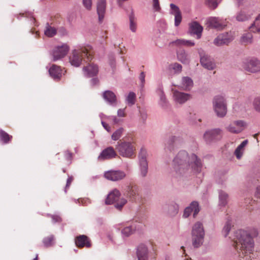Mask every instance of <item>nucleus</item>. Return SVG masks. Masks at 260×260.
<instances>
[{"mask_svg": "<svg viewBox=\"0 0 260 260\" xmlns=\"http://www.w3.org/2000/svg\"><path fill=\"white\" fill-rule=\"evenodd\" d=\"M234 237V246L239 254L240 260H248L247 254L251 253L254 247L252 238L247 232L242 230L236 231Z\"/></svg>", "mask_w": 260, "mask_h": 260, "instance_id": "f257e3e1", "label": "nucleus"}, {"mask_svg": "<svg viewBox=\"0 0 260 260\" xmlns=\"http://www.w3.org/2000/svg\"><path fill=\"white\" fill-rule=\"evenodd\" d=\"M201 166L200 160L195 154L188 156L185 151H180L173 160L174 169L180 174L184 173L190 167L195 171L199 172Z\"/></svg>", "mask_w": 260, "mask_h": 260, "instance_id": "f03ea898", "label": "nucleus"}, {"mask_svg": "<svg viewBox=\"0 0 260 260\" xmlns=\"http://www.w3.org/2000/svg\"><path fill=\"white\" fill-rule=\"evenodd\" d=\"M94 51L90 45L81 47L74 50L70 57V62L72 66L79 67L83 60L86 62H90L93 57Z\"/></svg>", "mask_w": 260, "mask_h": 260, "instance_id": "7ed1b4c3", "label": "nucleus"}, {"mask_svg": "<svg viewBox=\"0 0 260 260\" xmlns=\"http://www.w3.org/2000/svg\"><path fill=\"white\" fill-rule=\"evenodd\" d=\"M116 148L119 154L123 157L132 158L135 154L136 149L133 142L119 141Z\"/></svg>", "mask_w": 260, "mask_h": 260, "instance_id": "20e7f679", "label": "nucleus"}, {"mask_svg": "<svg viewBox=\"0 0 260 260\" xmlns=\"http://www.w3.org/2000/svg\"><path fill=\"white\" fill-rule=\"evenodd\" d=\"M205 232L203 224L200 222H197L192 229V245L198 248L202 245L204 241Z\"/></svg>", "mask_w": 260, "mask_h": 260, "instance_id": "39448f33", "label": "nucleus"}, {"mask_svg": "<svg viewBox=\"0 0 260 260\" xmlns=\"http://www.w3.org/2000/svg\"><path fill=\"white\" fill-rule=\"evenodd\" d=\"M120 193L117 189H114L108 194L107 199L105 200V203L108 205L112 204L113 203H116L115 207L117 209L121 210L122 207L127 202L126 200L122 198L119 200Z\"/></svg>", "mask_w": 260, "mask_h": 260, "instance_id": "423d86ee", "label": "nucleus"}, {"mask_svg": "<svg viewBox=\"0 0 260 260\" xmlns=\"http://www.w3.org/2000/svg\"><path fill=\"white\" fill-rule=\"evenodd\" d=\"M213 104L214 110L218 117H223L226 115V105L222 96H216L214 98Z\"/></svg>", "mask_w": 260, "mask_h": 260, "instance_id": "0eeeda50", "label": "nucleus"}, {"mask_svg": "<svg viewBox=\"0 0 260 260\" xmlns=\"http://www.w3.org/2000/svg\"><path fill=\"white\" fill-rule=\"evenodd\" d=\"M69 49V46L66 44L55 47L52 51L53 61H57L63 58L68 54Z\"/></svg>", "mask_w": 260, "mask_h": 260, "instance_id": "6e6552de", "label": "nucleus"}, {"mask_svg": "<svg viewBox=\"0 0 260 260\" xmlns=\"http://www.w3.org/2000/svg\"><path fill=\"white\" fill-rule=\"evenodd\" d=\"M125 176V173L120 170H111L106 171L104 173L105 178L112 181H118L122 180Z\"/></svg>", "mask_w": 260, "mask_h": 260, "instance_id": "1a4fd4ad", "label": "nucleus"}, {"mask_svg": "<svg viewBox=\"0 0 260 260\" xmlns=\"http://www.w3.org/2000/svg\"><path fill=\"white\" fill-rule=\"evenodd\" d=\"M243 68L248 72H258L260 71V61L256 58L250 59L244 63Z\"/></svg>", "mask_w": 260, "mask_h": 260, "instance_id": "9d476101", "label": "nucleus"}, {"mask_svg": "<svg viewBox=\"0 0 260 260\" xmlns=\"http://www.w3.org/2000/svg\"><path fill=\"white\" fill-rule=\"evenodd\" d=\"M233 39L234 36L232 32H225L218 35L214 40V44L218 46L228 45Z\"/></svg>", "mask_w": 260, "mask_h": 260, "instance_id": "9b49d317", "label": "nucleus"}, {"mask_svg": "<svg viewBox=\"0 0 260 260\" xmlns=\"http://www.w3.org/2000/svg\"><path fill=\"white\" fill-rule=\"evenodd\" d=\"M246 126V123L242 120L235 121L226 127V129L232 133L238 134L241 132Z\"/></svg>", "mask_w": 260, "mask_h": 260, "instance_id": "f8f14e48", "label": "nucleus"}, {"mask_svg": "<svg viewBox=\"0 0 260 260\" xmlns=\"http://www.w3.org/2000/svg\"><path fill=\"white\" fill-rule=\"evenodd\" d=\"M117 156V154L114 148L112 146H109L101 152L98 156V159L100 160L111 159L115 158Z\"/></svg>", "mask_w": 260, "mask_h": 260, "instance_id": "ddd939ff", "label": "nucleus"}, {"mask_svg": "<svg viewBox=\"0 0 260 260\" xmlns=\"http://www.w3.org/2000/svg\"><path fill=\"white\" fill-rule=\"evenodd\" d=\"M222 132L219 128H216L207 131L204 136L205 140L210 142L214 140H219L221 138Z\"/></svg>", "mask_w": 260, "mask_h": 260, "instance_id": "4468645a", "label": "nucleus"}, {"mask_svg": "<svg viewBox=\"0 0 260 260\" xmlns=\"http://www.w3.org/2000/svg\"><path fill=\"white\" fill-rule=\"evenodd\" d=\"M64 69H61L59 66L55 64H53L49 70V72L51 76L55 80H59L61 78L62 75L64 74L66 71Z\"/></svg>", "mask_w": 260, "mask_h": 260, "instance_id": "2eb2a0df", "label": "nucleus"}, {"mask_svg": "<svg viewBox=\"0 0 260 260\" xmlns=\"http://www.w3.org/2000/svg\"><path fill=\"white\" fill-rule=\"evenodd\" d=\"M200 210L198 203L196 201H193L191 203L189 206L187 207L185 209L183 216L185 218L188 217L192 212H193V217H196Z\"/></svg>", "mask_w": 260, "mask_h": 260, "instance_id": "dca6fc26", "label": "nucleus"}, {"mask_svg": "<svg viewBox=\"0 0 260 260\" xmlns=\"http://www.w3.org/2000/svg\"><path fill=\"white\" fill-rule=\"evenodd\" d=\"M85 75L89 77L96 76L99 72V67L94 63H88L86 66L83 68Z\"/></svg>", "mask_w": 260, "mask_h": 260, "instance_id": "f3484780", "label": "nucleus"}, {"mask_svg": "<svg viewBox=\"0 0 260 260\" xmlns=\"http://www.w3.org/2000/svg\"><path fill=\"white\" fill-rule=\"evenodd\" d=\"M125 195L131 200H135L139 195V188L136 185L130 184L126 189Z\"/></svg>", "mask_w": 260, "mask_h": 260, "instance_id": "a211bd4d", "label": "nucleus"}, {"mask_svg": "<svg viewBox=\"0 0 260 260\" xmlns=\"http://www.w3.org/2000/svg\"><path fill=\"white\" fill-rule=\"evenodd\" d=\"M76 245L79 248L86 247L89 248L91 247V243L88 237L85 235H79L75 238Z\"/></svg>", "mask_w": 260, "mask_h": 260, "instance_id": "6ab92c4d", "label": "nucleus"}, {"mask_svg": "<svg viewBox=\"0 0 260 260\" xmlns=\"http://www.w3.org/2000/svg\"><path fill=\"white\" fill-rule=\"evenodd\" d=\"M173 91L175 101L179 104H183L191 98L190 94L188 93L174 90H173Z\"/></svg>", "mask_w": 260, "mask_h": 260, "instance_id": "aec40b11", "label": "nucleus"}, {"mask_svg": "<svg viewBox=\"0 0 260 260\" xmlns=\"http://www.w3.org/2000/svg\"><path fill=\"white\" fill-rule=\"evenodd\" d=\"M208 22L212 27L217 29H222L226 25V20H223L218 17H211Z\"/></svg>", "mask_w": 260, "mask_h": 260, "instance_id": "412c9836", "label": "nucleus"}, {"mask_svg": "<svg viewBox=\"0 0 260 260\" xmlns=\"http://www.w3.org/2000/svg\"><path fill=\"white\" fill-rule=\"evenodd\" d=\"M106 7V0H98L97 3V13L99 15V20L100 22H102L105 13Z\"/></svg>", "mask_w": 260, "mask_h": 260, "instance_id": "4be33fe9", "label": "nucleus"}, {"mask_svg": "<svg viewBox=\"0 0 260 260\" xmlns=\"http://www.w3.org/2000/svg\"><path fill=\"white\" fill-rule=\"evenodd\" d=\"M137 255L138 260H147L148 248L144 244H140L137 248Z\"/></svg>", "mask_w": 260, "mask_h": 260, "instance_id": "5701e85b", "label": "nucleus"}, {"mask_svg": "<svg viewBox=\"0 0 260 260\" xmlns=\"http://www.w3.org/2000/svg\"><path fill=\"white\" fill-rule=\"evenodd\" d=\"M203 29V27L196 21H193L189 24V30L190 32L196 35L198 39L201 38Z\"/></svg>", "mask_w": 260, "mask_h": 260, "instance_id": "b1692460", "label": "nucleus"}, {"mask_svg": "<svg viewBox=\"0 0 260 260\" xmlns=\"http://www.w3.org/2000/svg\"><path fill=\"white\" fill-rule=\"evenodd\" d=\"M200 61L201 64L208 70H213L215 67L214 63L212 62L210 57L207 55H201Z\"/></svg>", "mask_w": 260, "mask_h": 260, "instance_id": "393cba45", "label": "nucleus"}, {"mask_svg": "<svg viewBox=\"0 0 260 260\" xmlns=\"http://www.w3.org/2000/svg\"><path fill=\"white\" fill-rule=\"evenodd\" d=\"M170 7L172 10L174 11V15L175 16V25L178 26L181 22L182 16L179 8L174 4H171Z\"/></svg>", "mask_w": 260, "mask_h": 260, "instance_id": "a878e982", "label": "nucleus"}, {"mask_svg": "<svg viewBox=\"0 0 260 260\" xmlns=\"http://www.w3.org/2000/svg\"><path fill=\"white\" fill-rule=\"evenodd\" d=\"M104 98L111 104H116V98L115 94L109 90L106 91L103 94Z\"/></svg>", "mask_w": 260, "mask_h": 260, "instance_id": "bb28decb", "label": "nucleus"}, {"mask_svg": "<svg viewBox=\"0 0 260 260\" xmlns=\"http://www.w3.org/2000/svg\"><path fill=\"white\" fill-rule=\"evenodd\" d=\"M193 86L192 80L188 77H184L182 79L181 88L185 90H188L191 89Z\"/></svg>", "mask_w": 260, "mask_h": 260, "instance_id": "cd10ccee", "label": "nucleus"}, {"mask_svg": "<svg viewBox=\"0 0 260 260\" xmlns=\"http://www.w3.org/2000/svg\"><path fill=\"white\" fill-rule=\"evenodd\" d=\"M57 32V29L54 27L52 26L48 23H47L44 30L45 35L48 37H52L54 36Z\"/></svg>", "mask_w": 260, "mask_h": 260, "instance_id": "c85d7f7f", "label": "nucleus"}, {"mask_svg": "<svg viewBox=\"0 0 260 260\" xmlns=\"http://www.w3.org/2000/svg\"><path fill=\"white\" fill-rule=\"evenodd\" d=\"M252 35L250 32L244 33L241 37L240 42L242 44L246 45L252 42Z\"/></svg>", "mask_w": 260, "mask_h": 260, "instance_id": "c756f323", "label": "nucleus"}, {"mask_svg": "<svg viewBox=\"0 0 260 260\" xmlns=\"http://www.w3.org/2000/svg\"><path fill=\"white\" fill-rule=\"evenodd\" d=\"M249 29L253 32H260V15L255 18L253 23L250 26Z\"/></svg>", "mask_w": 260, "mask_h": 260, "instance_id": "7c9ffc66", "label": "nucleus"}, {"mask_svg": "<svg viewBox=\"0 0 260 260\" xmlns=\"http://www.w3.org/2000/svg\"><path fill=\"white\" fill-rule=\"evenodd\" d=\"M171 44L177 46H192L194 45V43L190 41H187L183 39H178L171 43Z\"/></svg>", "mask_w": 260, "mask_h": 260, "instance_id": "2f4dec72", "label": "nucleus"}, {"mask_svg": "<svg viewBox=\"0 0 260 260\" xmlns=\"http://www.w3.org/2000/svg\"><path fill=\"white\" fill-rule=\"evenodd\" d=\"M129 19L130 29L133 32H136L137 30V21L133 11L129 15Z\"/></svg>", "mask_w": 260, "mask_h": 260, "instance_id": "473e14b6", "label": "nucleus"}, {"mask_svg": "<svg viewBox=\"0 0 260 260\" xmlns=\"http://www.w3.org/2000/svg\"><path fill=\"white\" fill-rule=\"evenodd\" d=\"M250 18V14H246L245 11L241 10L236 16V20L238 21H244Z\"/></svg>", "mask_w": 260, "mask_h": 260, "instance_id": "72a5a7b5", "label": "nucleus"}, {"mask_svg": "<svg viewBox=\"0 0 260 260\" xmlns=\"http://www.w3.org/2000/svg\"><path fill=\"white\" fill-rule=\"evenodd\" d=\"M12 137L2 129H0V140L7 144L12 139Z\"/></svg>", "mask_w": 260, "mask_h": 260, "instance_id": "f704fd0d", "label": "nucleus"}, {"mask_svg": "<svg viewBox=\"0 0 260 260\" xmlns=\"http://www.w3.org/2000/svg\"><path fill=\"white\" fill-rule=\"evenodd\" d=\"M228 195L226 193L223 191H221L219 192V204L221 206H225L228 203Z\"/></svg>", "mask_w": 260, "mask_h": 260, "instance_id": "c9c22d12", "label": "nucleus"}, {"mask_svg": "<svg viewBox=\"0 0 260 260\" xmlns=\"http://www.w3.org/2000/svg\"><path fill=\"white\" fill-rule=\"evenodd\" d=\"M54 237L53 235H50L44 238L43 242L46 247L52 246L54 244Z\"/></svg>", "mask_w": 260, "mask_h": 260, "instance_id": "e433bc0d", "label": "nucleus"}, {"mask_svg": "<svg viewBox=\"0 0 260 260\" xmlns=\"http://www.w3.org/2000/svg\"><path fill=\"white\" fill-rule=\"evenodd\" d=\"M177 57L183 63H187L188 62L187 55L184 51L178 52L177 53Z\"/></svg>", "mask_w": 260, "mask_h": 260, "instance_id": "4c0bfd02", "label": "nucleus"}, {"mask_svg": "<svg viewBox=\"0 0 260 260\" xmlns=\"http://www.w3.org/2000/svg\"><path fill=\"white\" fill-rule=\"evenodd\" d=\"M123 128L122 127H120L117 129L115 132L113 133V134L112 135L111 138L113 140L117 141L119 140L122 136L123 132Z\"/></svg>", "mask_w": 260, "mask_h": 260, "instance_id": "58836bf2", "label": "nucleus"}, {"mask_svg": "<svg viewBox=\"0 0 260 260\" xmlns=\"http://www.w3.org/2000/svg\"><path fill=\"white\" fill-rule=\"evenodd\" d=\"M135 230V229L134 226L131 225L125 227L123 229H122L121 233L124 236L128 237L132 234Z\"/></svg>", "mask_w": 260, "mask_h": 260, "instance_id": "ea45409f", "label": "nucleus"}, {"mask_svg": "<svg viewBox=\"0 0 260 260\" xmlns=\"http://www.w3.org/2000/svg\"><path fill=\"white\" fill-rule=\"evenodd\" d=\"M205 5L211 9H215L218 6L217 0H206Z\"/></svg>", "mask_w": 260, "mask_h": 260, "instance_id": "a19ab883", "label": "nucleus"}, {"mask_svg": "<svg viewBox=\"0 0 260 260\" xmlns=\"http://www.w3.org/2000/svg\"><path fill=\"white\" fill-rule=\"evenodd\" d=\"M135 93L133 92H129L126 99L128 104L131 106L133 105L135 103Z\"/></svg>", "mask_w": 260, "mask_h": 260, "instance_id": "79ce46f5", "label": "nucleus"}, {"mask_svg": "<svg viewBox=\"0 0 260 260\" xmlns=\"http://www.w3.org/2000/svg\"><path fill=\"white\" fill-rule=\"evenodd\" d=\"M140 164L141 172L142 176L145 177L147 173L148 164L147 162L143 161L142 164Z\"/></svg>", "mask_w": 260, "mask_h": 260, "instance_id": "37998d69", "label": "nucleus"}, {"mask_svg": "<svg viewBox=\"0 0 260 260\" xmlns=\"http://www.w3.org/2000/svg\"><path fill=\"white\" fill-rule=\"evenodd\" d=\"M232 227V223L231 221L228 220L224 225L223 229V233L224 234V237H226L230 232Z\"/></svg>", "mask_w": 260, "mask_h": 260, "instance_id": "c03bdc74", "label": "nucleus"}, {"mask_svg": "<svg viewBox=\"0 0 260 260\" xmlns=\"http://www.w3.org/2000/svg\"><path fill=\"white\" fill-rule=\"evenodd\" d=\"M147 152L145 149H141L139 153L140 164H142L143 161L147 162L146 160Z\"/></svg>", "mask_w": 260, "mask_h": 260, "instance_id": "a18cd8bd", "label": "nucleus"}, {"mask_svg": "<svg viewBox=\"0 0 260 260\" xmlns=\"http://www.w3.org/2000/svg\"><path fill=\"white\" fill-rule=\"evenodd\" d=\"M170 68L174 71L175 73L180 72L182 70V66L181 64L175 63L170 66Z\"/></svg>", "mask_w": 260, "mask_h": 260, "instance_id": "49530a36", "label": "nucleus"}, {"mask_svg": "<svg viewBox=\"0 0 260 260\" xmlns=\"http://www.w3.org/2000/svg\"><path fill=\"white\" fill-rule=\"evenodd\" d=\"M253 106L256 111L260 112V98H257L254 99Z\"/></svg>", "mask_w": 260, "mask_h": 260, "instance_id": "de8ad7c7", "label": "nucleus"}, {"mask_svg": "<svg viewBox=\"0 0 260 260\" xmlns=\"http://www.w3.org/2000/svg\"><path fill=\"white\" fill-rule=\"evenodd\" d=\"M83 4L87 10H90L92 7V0H83Z\"/></svg>", "mask_w": 260, "mask_h": 260, "instance_id": "09e8293b", "label": "nucleus"}, {"mask_svg": "<svg viewBox=\"0 0 260 260\" xmlns=\"http://www.w3.org/2000/svg\"><path fill=\"white\" fill-rule=\"evenodd\" d=\"M64 156L67 160L70 163L73 158V154L69 150H67L64 152Z\"/></svg>", "mask_w": 260, "mask_h": 260, "instance_id": "8fccbe9b", "label": "nucleus"}, {"mask_svg": "<svg viewBox=\"0 0 260 260\" xmlns=\"http://www.w3.org/2000/svg\"><path fill=\"white\" fill-rule=\"evenodd\" d=\"M243 149L238 147L235 151V154L238 159H240L243 154Z\"/></svg>", "mask_w": 260, "mask_h": 260, "instance_id": "3c124183", "label": "nucleus"}, {"mask_svg": "<svg viewBox=\"0 0 260 260\" xmlns=\"http://www.w3.org/2000/svg\"><path fill=\"white\" fill-rule=\"evenodd\" d=\"M153 7L156 11H159L160 10V7L159 6L158 0H153Z\"/></svg>", "mask_w": 260, "mask_h": 260, "instance_id": "603ef678", "label": "nucleus"}, {"mask_svg": "<svg viewBox=\"0 0 260 260\" xmlns=\"http://www.w3.org/2000/svg\"><path fill=\"white\" fill-rule=\"evenodd\" d=\"M52 222L53 223L60 222L61 221V218L60 217L57 215H52L51 216Z\"/></svg>", "mask_w": 260, "mask_h": 260, "instance_id": "864d4df0", "label": "nucleus"}, {"mask_svg": "<svg viewBox=\"0 0 260 260\" xmlns=\"http://www.w3.org/2000/svg\"><path fill=\"white\" fill-rule=\"evenodd\" d=\"M173 207L174 208V210L172 211H171V207H170L169 211L170 212V213L172 215H175L177 213L178 211L179 210V206L177 204H175L173 205Z\"/></svg>", "mask_w": 260, "mask_h": 260, "instance_id": "5fc2aeb1", "label": "nucleus"}, {"mask_svg": "<svg viewBox=\"0 0 260 260\" xmlns=\"http://www.w3.org/2000/svg\"><path fill=\"white\" fill-rule=\"evenodd\" d=\"M117 115L119 117H125V113L124 111V109H119L117 111Z\"/></svg>", "mask_w": 260, "mask_h": 260, "instance_id": "6e6d98bb", "label": "nucleus"}, {"mask_svg": "<svg viewBox=\"0 0 260 260\" xmlns=\"http://www.w3.org/2000/svg\"><path fill=\"white\" fill-rule=\"evenodd\" d=\"M145 75L144 73L143 72H141L140 75V76H139V79L141 81L142 86L144 85V84L145 83Z\"/></svg>", "mask_w": 260, "mask_h": 260, "instance_id": "4d7b16f0", "label": "nucleus"}, {"mask_svg": "<svg viewBox=\"0 0 260 260\" xmlns=\"http://www.w3.org/2000/svg\"><path fill=\"white\" fill-rule=\"evenodd\" d=\"M254 196L257 198H260V185L256 188Z\"/></svg>", "mask_w": 260, "mask_h": 260, "instance_id": "13d9d810", "label": "nucleus"}, {"mask_svg": "<svg viewBox=\"0 0 260 260\" xmlns=\"http://www.w3.org/2000/svg\"><path fill=\"white\" fill-rule=\"evenodd\" d=\"M81 201L82 205L84 206H86L87 204L90 203V201L88 199H81L79 200V202L80 203Z\"/></svg>", "mask_w": 260, "mask_h": 260, "instance_id": "bf43d9fd", "label": "nucleus"}, {"mask_svg": "<svg viewBox=\"0 0 260 260\" xmlns=\"http://www.w3.org/2000/svg\"><path fill=\"white\" fill-rule=\"evenodd\" d=\"M73 180V178L72 177H70L68 178L67 181L66 190L67 189V188H68L70 186Z\"/></svg>", "mask_w": 260, "mask_h": 260, "instance_id": "052dcab7", "label": "nucleus"}, {"mask_svg": "<svg viewBox=\"0 0 260 260\" xmlns=\"http://www.w3.org/2000/svg\"><path fill=\"white\" fill-rule=\"evenodd\" d=\"M237 5L240 6L246 3L247 0H234Z\"/></svg>", "mask_w": 260, "mask_h": 260, "instance_id": "680f3d73", "label": "nucleus"}, {"mask_svg": "<svg viewBox=\"0 0 260 260\" xmlns=\"http://www.w3.org/2000/svg\"><path fill=\"white\" fill-rule=\"evenodd\" d=\"M102 124L103 126V127L108 131H110V127L109 126L108 124H107L106 122L102 121Z\"/></svg>", "mask_w": 260, "mask_h": 260, "instance_id": "e2e57ef3", "label": "nucleus"}, {"mask_svg": "<svg viewBox=\"0 0 260 260\" xmlns=\"http://www.w3.org/2000/svg\"><path fill=\"white\" fill-rule=\"evenodd\" d=\"M58 31L59 32H60L62 35H65L67 34V31L64 27H62L59 28Z\"/></svg>", "mask_w": 260, "mask_h": 260, "instance_id": "0e129e2a", "label": "nucleus"}, {"mask_svg": "<svg viewBox=\"0 0 260 260\" xmlns=\"http://www.w3.org/2000/svg\"><path fill=\"white\" fill-rule=\"evenodd\" d=\"M248 141L245 140L243 141L241 144L238 146L239 147L241 148L242 149H243L244 147L246 146V145L247 144Z\"/></svg>", "mask_w": 260, "mask_h": 260, "instance_id": "69168bd1", "label": "nucleus"}, {"mask_svg": "<svg viewBox=\"0 0 260 260\" xmlns=\"http://www.w3.org/2000/svg\"><path fill=\"white\" fill-rule=\"evenodd\" d=\"M179 140V138L178 137H177L176 136H173L171 139H170V141L172 142V143H174L177 141H178Z\"/></svg>", "mask_w": 260, "mask_h": 260, "instance_id": "338daca9", "label": "nucleus"}, {"mask_svg": "<svg viewBox=\"0 0 260 260\" xmlns=\"http://www.w3.org/2000/svg\"><path fill=\"white\" fill-rule=\"evenodd\" d=\"M91 81L93 84H95L98 82V80L96 78H94L91 80Z\"/></svg>", "mask_w": 260, "mask_h": 260, "instance_id": "774afa93", "label": "nucleus"}]
</instances>
